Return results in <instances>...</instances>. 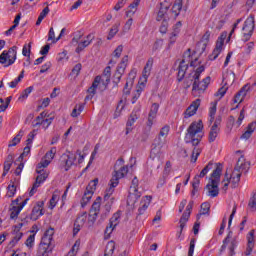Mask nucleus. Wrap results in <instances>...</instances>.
Wrapping results in <instances>:
<instances>
[{"label":"nucleus","mask_w":256,"mask_h":256,"mask_svg":"<svg viewBox=\"0 0 256 256\" xmlns=\"http://www.w3.org/2000/svg\"><path fill=\"white\" fill-rule=\"evenodd\" d=\"M23 77H25V70H22L20 75L15 78L13 81L8 83V86L11 89H15V87H17V85H19V83H21V81H23Z\"/></svg>","instance_id":"obj_46"},{"label":"nucleus","mask_w":256,"mask_h":256,"mask_svg":"<svg viewBox=\"0 0 256 256\" xmlns=\"http://www.w3.org/2000/svg\"><path fill=\"white\" fill-rule=\"evenodd\" d=\"M109 81H111V67H106L104 69L102 76H97L92 84V86L88 89V97L86 100L93 99L95 97V93L98 91H105L107 89V85H109Z\"/></svg>","instance_id":"obj_5"},{"label":"nucleus","mask_w":256,"mask_h":256,"mask_svg":"<svg viewBox=\"0 0 256 256\" xmlns=\"http://www.w3.org/2000/svg\"><path fill=\"white\" fill-rule=\"evenodd\" d=\"M121 220V213H115L110 219V225L112 227H117L119 225V221Z\"/></svg>","instance_id":"obj_56"},{"label":"nucleus","mask_w":256,"mask_h":256,"mask_svg":"<svg viewBox=\"0 0 256 256\" xmlns=\"http://www.w3.org/2000/svg\"><path fill=\"white\" fill-rule=\"evenodd\" d=\"M255 29V18L253 16H249L242 27V33L244 35L245 41H249L251 39V35H253V30Z\"/></svg>","instance_id":"obj_19"},{"label":"nucleus","mask_w":256,"mask_h":256,"mask_svg":"<svg viewBox=\"0 0 256 256\" xmlns=\"http://www.w3.org/2000/svg\"><path fill=\"white\" fill-rule=\"evenodd\" d=\"M99 211H101V197H98L92 204L90 214L96 215V219H97V217L99 216Z\"/></svg>","instance_id":"obj_38"},{"label":"nucleus","mask_w":256,"mask_h":256,"mask_svg":"<svg viewBox=\"0 0 256 256\" xmlns=\"http://www.w3.org/2000/svg\"><path fill=\"white\" fill-rule=\"evenodd\" d=\"M201 107V99L194 100L190 106L184 111L183 117L184 119H190L197 114V110Z\"/></svg>","instance_id":"obj_23"},{"label":"nucleus","mask_w":256,"mask_h":256,"mask_svg":"<svg viewBox=\"0 0 256 256\" xmlns=\"http://www.w3.org/2000/svg\"><path fill=\"white\" fill-rule=\"evenodd\" d=\"M143 89H145V82H139L135 92L133 93L132 103H137V99L141 97V93H143Z\"/></svg>","instance_id":"obj_37"},{"label":"nucleus","mask_w":256,"mask_h":256,"mask_svg":"<svg viewBox=\"0 0 256 256\" xmlns=\"http://www.w3.org/2000/svg\"><path fill=\"white\" fill-rule=\"evenodd\" d=\"M31 93H33V86H29L28 88H26L21 95L19 96L18 100L19 101H25L29 95H31Z\"/></svg>","instance_id":"obj_51"},{"label":"nucleus","mask_w":256,"mask_h":256,"mask_svg":"<svg viewBox=\"0 0 256 256\" xmlns=\"http://www.w3.org/2000/svg\"><path fill=\"white\" fill-rule=\"evenodd\" d=\"M11 165H13V157L9 156L8 160L4 162V171H3V177H5V175H7V173H9V171H11Z\"/></svg>","instance_id":"obj_50"},{"label":"nucleus","mask_w":256,"mask_h":256,"mask_svg":"<svg viewBox=\"0 0 256 256\" xmlns=\"http://www.w3.org/2000/svg\"><path fill=\"white\" fill-rule=\"evenodd\" d=\"M189 63L191 67H197V59L193 62L191 58V51H186L183 55V59L177 60L176 65H178V81H183L187 69H189Z\"/></svg>","instance_id":"obj_9"},{"label":"nucleus","mask_w":256,"mask_h":256,"mask_svg":"<svg viewBox=\"0 0 256 256\" xmlns=\"http://www.w3.org/2000/svg\"><path fill=\"white\" fill-rule=\"evenodd\" d=\"M253 133H255V124L251 123L246 128V131L241 135L240 139H244L245 141H247V139L251 138V135H253Z\"/></svg>","instance_id":"obj_40"},{"label":"nucleus","mask_w":256,"mask_h":256,"mask_svg":"<svg viewBox=\"0 0 256 256\" xmlns=\"http://www.w3.org/2000/svg\"><path fill=\"white\" fill-rule=\"evenodd\" d=\"M16 193H17V183L11 181L7 187L6 197H9V198L15 197Z\"/></svg>","instance_id":"obj_44"},{"label":"nucleus","mask_w":256,"mask_h":256,"mask_svg":"<svg viewBox=\"0 0 256 256\" xmlns=\"http://www.w3.org/2000/svg\"><path fill=\"white\" fill-rule=\"evenodd\" d=\"M81 245V242L77 240L74 245L72 246V249L68 252L67 256H75L77 255V251H79V247Z\"/></svg>","instance_id":"obj_58"},{"label":"nucleus","mask_w":256,"mask_h":256,"mask_svg":"<svg viewBox=\"0 0 256 256\" xmlns=\"http://www.w3.org/2000/svg\"><path fill=\"white\" fill-rule=\"evenodd\" d=\"M237 162L233 170L227 169L224 178L221 182L222 191H227L229 187L231 189H237L241 181V175L247 173L251 167V163L245 159V156L240 151L236 152Z\"/></svg>","instance_id":"obj_1"},{"label":"nucleus","mask_w":256,"mask_h":256,"mask_svg":"<svg viewBox=\"0 0 256 256\" xmlns=\"http://www.w3.org/2000/svg\"><path fill=\"white\" fill-rule=\"evenodd\" d=\"M191 209H193V202L188 203V205L186 206V210H185V212L183 213V215L180 219V229H181V231H183L187 221H189V217L191 216Z\"/></svg>","instance_id":"obj_31"},{"label":"nucleus","mask_w":256,"mask_h":256,"mask_svg":"<svg viewBox=\"0 0 256 256\" xmlns=\"http://www.w3.org/2000/svg\"><path fill=\"white\" fill-rule=\"evenodd\" d=\"M95 39V36L93 34H89L86 37H84L80 42L77 38L72 39V45H78L76 47V53H81V51H84L85 48L89 47L93 40Z\"/></svg>","instance_id":"obj_18"},{"label":"nucleus","mask_w":256,"mask_h":256,"mask_svg":"<svg viewBox=\"0 0 256 256\" xmlns=\"http://www.w3.org/2000/svg\"><path fill=\"white\" fill-rule=\"evenodd\" d=\"M53 249H55V245L53 243L41 241L38 247L37 256H51Z\"/></svg>","instance_id":"obj_21"},{"label":"nucleus","mask_w":256,"mask_h":256,"mask_svg":"<svg viewBox=\"0 0 256 256\" xmlns=\"http://www.w3.org/2000/svg\"><path fill=\"white\" fill-rule=\"evenodd\" d=\"M27 201H29L28 198H26L24 201L20 202V199L17 198L12 202V208L10 210V219H17L19 217V213L23 211V207L27 205Z\"/></svg>","instance_id":"obj_20"},{"label":"nucleus","mask_w":256,"mask_h":256,"mask_svg":"<svg viewBox=\"0 0 256 256\" xmlns=\"http://www.w3.org/2000/svg\"><path fill=\"white\" fill-rule=\"evenodd\" d=\"M61 166L64 171H69L73 165H77V154L73 152H66L60 158Z\"/></svg>","instance_id":"obj_16"},{"label":"nucleus","mask_w":256,"mask_h":256,"mask_svg":"<svg viewBox=\"0 0 256 256\" xmlns=\"http://www.w3.org/2000/svg\"><path fill=\"white\" fill-rule=\"evenodd\" d=\"M47 113L42 112L33 122L34 127H39L41 125L42 129H47L51 123H53V118H45Z\"/></svg>","instance_id":"obj_22"},{"label":"nucleus","mask_w":256,"mask_h":256,"mask_svg":"<svg viewBox=\"0 0 256 256\" xmlns=\"http://www.w3.org/2000/svg\"><path fill=\"white\" fill-rule=\"evenodd\" d=\"M55 235V229L49 228L45 231L44 236L42 237V242L53 243V236Z\"/></svg>","instance_id":"obj_39"},{"label":"nucleus","mask_w":256,"mask_h":256,"mask_svg":"<svg viewBox=\"0 0 256 256\" xmlns=\"http://www.w3.org/2000/svg\"><path fill=\"white\" fill-rule=\"evenodd\" d=\"M84 109H85V105L76 104L74 109L72 110L71 117H73V118L79 117V115H81V113H83Z\"/></svg>","instance_id":"obj_47"},{"label":"nucleus","mask_w":256,"mask_h":256,"mask_svg":"<svg viewBox=\"0 0 256 256\" xmlns=\"http://www.w3.org/2000/svg\"><path fill=\"white\" fill-rule=\"evenodd\" d=\"M23 135H25V132L20 130L18 134L10 141L8 147H15L16 145H19V143H21V139H23Z\"/></svg>","instance_id":"obj_43"},{"label":"nucleus","mask_w":256,"mask_h":256,"mask_svg":"<svg viewBox=\"0 0 256 256\" xmlns=\"http://www.w3.org/2000/svg\"><path fill=\"white\" fill-rule=\"evenodd\" d=\"M77 223L82 225L83 227H93L95 225V221H97L96 214H87V212H82L77 217Z\"/></svg>","instance_id":"obj_17"},{"label":"nucleus","mask_w":256,"mask_h":256,"mask_svg":"<svg viewBox=\"0 0 256 256\" xmlns=\"http://www.w3.org/2000/svg\"><path fill=\"white\" fill-rule=\"evenodd\" d=\"M114 251H115V242L114 241L108 242L106 245L105 255L111 256L113 255Z\"/></svg>","instance_id":"obj_54"},{"label":"nucleus","mask_w":256,"mask_h":256,"mask_svg":"<svg viewBox=\"0 0 256 256\" xmlns=\"http://www.w3.org/2000/svg\"><path fill=\"white\" fill-rule=\"evenodd\" d=\"M152 199L153 198L151 196H144L141 199L139 208H138L140 215H143V213H145L147 211V209H149V205H151Z\"/></svg>","instance_id":"obj_34"},{"label":"nucleus","mask_w":256,"mask_h":256,"mask_svg":"<svg viewBox=\"0 0 256 256\" xmlns=\"http://www.w3.org/2000/svg\"><path fill=\"white\" fill-rule=\"evenodd\" d=\"M139 185V180L137 178H134L132 180V185L130 186V191L127 199V205L134 209V207L137 206V201L141 198V192L137 189V186Z\"/></svg>","instance_id":"obj_12"},{"label":"nucleus","mask_w":256,"mask_h":256,"mask_svg":"<svg viewBox=\"0 0 256 256\" xmlns=\"http://www.w3.org/2000/svg\"><path fill=\"white\" fill-rule=\"evenodd\" d=\"M246 239H247V248L245 253L246 255H251L255 247V230H250L246 236Z\"/></svg>","instance_id":"obj_29"},{"label":"nucleus","mask_w":256,"mask_h":256,"mask_svg":"<svg viewBox=\"0 0 256 256\" xmlns=\"http://www.w3.org/2000/svg\"><path fill=\"white\" fill-rule=\"evenodd\" d=\"M123 109H125V105L123 104V100H121L116 108V111L114 112V119L121 117Z\"/></svg>","instance_id":"obj_59"},{"label":"nucleus","mask_w":256,"mask_h":256,"mask_svg":"<svg viewBox=\"0 0 256 256\" xmlns=\"http://www.w3.org/2000/svg\"><path fill=\"white\" fill-rule=\"evenodd\" d=\"M157 113H159V104L154 103L150 108V112L148 114L147 127L151 129L155 124V119H157Z\"/></svg>","instance_id":"obj_27"},{"label":"nucleus","mask_w":256,"mask_h":256,"mask_svg":"<svg viewBox=\"0 0 256 256\" xmlns=\"http://www.w3.org/2000/svg\"><path fill=\"white\" fill-rule=\"evenodd\" d=\"M248 209L250 211L255 212L256 211V192H252L250 200L248 202Z\"/></svg>","instance_id":"obj_49"},{"label":"nucleus","mask_w":256,"mask_h":256,"mask_svg":"<svg viewBox=\"0 0 256 256\" xmlns=\"http://www.w3.org/2000/svg\"><path fill=\"white\" fill-rule=\"evenodd\" d=\"M151 71H153V58H149L142 71V77L140 78V83H147V80L151 76Z\"/></svg>","instance_id":"obj_25"},{"label":"nucleus","mask_w":256,"mask_h":256,"mask_svg":"<svg viewBox=\"0 0 256 256\" xmlns=\"http://www.w3.org/2000/svg\"><path fill=\"white\" fill-rule=\"evenodd\" d=\"M109 185H110L109 188L106 189L104 194L105 201H109V199H111V196L113 195V193H115V187H117V186H113V180H110Z\"/></svg>","instance_id":"obj_48"},{"label":"nucleus","mask_w":256,"mask_h":256,"mask_svg":"<svg viewBox=\"0 0 256 256\" xmlns=\"http://www.w3.org/2000/svg\"><path fill=\"white\" fill-rule=\"evenodd\" d=\"M203 138V121L197 120L190 124L187 129L184 141L185 143H191L194 147H197L201 143Z\"/></svg>","instance_id":"obj_6"},{"label":"nucleus","mask_w":256,"mask_h":256,"mask_svg":"<svg viewBox=\"0 0 256 256\" xmlns=\"http://www.w3.org/2000/svg\"><path fill=\"white\" fill-rule=\"evenodd\" d=\"M209 209H211V204H209V202L202 203L198 215H209Z\"/></svg>","instance_id":"obj_53"},{"label":"nucleus","mask_w":256,"mask_h":256,"mask_svg":"<svg viewBox=\"0 0 256 256\" xmlns=\"http://www.w3.org/2000/svg\"><path fill=\"white\" fill-rule=\"evenodd\" d=\"M133 87V78H130L126 81V85L123 89L124 95H129L131 93V88Z\"/></svg>","instance_id":"obj_60"},{"label":"nucleus","mask_w":256,"mask_h":256,"mask_svg":"<svg viewBox=\"0 0 256 256\" xmlns=\"http://www.w3.org/2000/svg\"><path fill=\"white\" fill-rule=\"evenodd\" d=\"M57 153V148L53 147L50 149L48 153L42 158L41 162L38 164L36 168V172L39 174L36 178V182L33 184L29 195L33 196L37 193V189L41 187L42 183H45L46 179L49 177V173L43 171L46 167H49L51 161H53L55 154Z\"/></svg>","instance_id":"obj_3"},{"label":"nucleus","mask_w":256,"mask_h":256,"mask_svg":"<svg viewBox=\"0 0 256 256\" xmlns=\"http://www.w3.org/2000/svg\"><path fill=\"white\" fill-rule=\"evenodd\" d=\"M237 243H239V238L233 232H229L225 240L223 241V245L221 247V251H225L228 249V253L230 256L235 255V248L237 247Z\"/></svg>","instance_id":"obj_13"},{"label":"nucleus","mask_w":256,"mask_h":256,"mask_svg":"<svg viewBox=\"0 0 256 256\" xmlns=\"http://www.w3.org/2000/svg\"><path fill=\"white\" fill-rule=\"evenodd\" d=\"M201 151H202L201 147H197V146L194 147L191 155V163H197V159L201 155Z\"/></svg>","instance_id":"obj_52"},{"label":"nucleus","mask_w":256,"mask_h":256,"mask_svg":"<svg viewBox=\"0 0 256 256\" xmlns=\"http://www.w3.org/2000/svg\"><path fill=\"white\" fill-rule=\"evenodd\" d=\"M35 233L31 234L25 242L26 247H28V249H33V247H35Z\"/></svg>","instance_id":"obj_57"},{"label":"nucleus","mask_w":256,"mask_h":256,"mask_svg":"<svg viewBox=\"0 0 256 256\" xmlns=\"http://www.w3.org/2000/svg\"><path fill=\"white\" fill-rule=\"evenodd\" d=\"M31 153V146H26L22 152V154L18 157V161H26L24 160L25 157H29V154Z\"/></svg>","instance_id":"obj_62"},{"label":"nucleus","mask_w":256,"mask_h":256,"mask_svg":"<svg viewBox=\"0 0 256 256\" xmlns=\"http://www.w3.org/2000/svg\"><path fill=\"white\" fill-rule=\"evenodd\" d=\"M171 7V0H164L162 3H160V8L156 17L157 21H161L160 26V33L162 35H165L169 29L168 21L170 18L168 9Z\"/></svg>","instance_id":"obj_7"},{"label":"nucleus","mask_w":256,"mask_h":256,"mask_svg":"<svg viewBox=\"0 0 256 256\" xmlns=\"http://www.w3.org/2000/svg\"><path fill=\"white\" fill-rule=\"evenodd\" d=\"M181 9H183V0H175L172 9H167L170 19H177L181 13Z\"/></svg>","instance_id":"obj_26"},{"label":"nucleus","mask_w":256,"mask_h":256,"mask_svg":"<svg viewBox=\"0 0 256 256\" xmlns=\"http://www.w3.org/2000/svg\"><path fill=\"white\" fill-rule=\"evenodd\" d=\"M14 165H17L14 175L16 177H21V173H23V169L25 168V161H19L18 159L14 162Z\"/></svg>","instance_id":"obj_45"},{"label":"nucleus","mask_w":256,"mask_h":256,"mask_svg":"<svg viewBox=\"0 0 256 256\" xmlns=\"http://www.w3.org/2000/svg\"><path fill=\"white\" fill-rule=\"evenodd\" d=\"M249 89H251V87L246 84L234 96L233 103L236 104V107H239V103H243V100L247 97V93H249Z\"/></svg>","instance_id":"obj_28"},{"label":"nucleus","mask_w":256,"mask_h":256,"mask_svg":"<svg viewBox=\"0 0 256 256\" xmlns=\"http://www.w3.org/2000/svg\"><path fill=\"white\" fill-rule=\"evenodd\" d=\"M227 35V32H222L220 37H218L216 46L209 56L210 61H215V59H217V57H219V55L223 53V50L225 49V40L227 39Z\"/></svg>","instance_id":"obj_15"},{"label":"nucleus","mask_w":256,"mask_h":256,"mask_svg":"<svg viewBox=\"0 0 256 256\" xmlns=\"http://www.w3.org/2000/svg\"><path fill=\"white\" fill-rule=\"evenodd\" d=\"M61 199V190H55L52 194V198L49 201V209H55L57 207V203Z\"/></svg>","instance_id":"obj_35"},{"label":"nucleus","mask_w":256,"mask_h":256,"mask_svg":"<svg viewBox=\"0 0 256 256\" xmlns=\"http://www.w3.org/2000/svg\"><path fill=\"white\" fill-rule=\"evenodd\" d=\"M141 3V0H134L133 3H131L128 7V10L126 11V17H132L137 13V7H139V4Z\"/></svg>","instance_id":"obj_36"},{"label":"nucleus","mask_w":256,"mask_h":256,"mask_svg":"<svg viewBox=\"0 0 256 256\" xmlns=\"http://www.w3.org/2000/svg\"><path fill=\"white\" fill-rule=\"evenodd\" d=\"M129 19L126 21L123 27V32L128 33V31H131V27H133V18L128 17Z\"/></svg>","instance_id":"obj_64"},{"label":"nucleus","mask_w":256,"mask_h":256,"mask_svg":"<svg viewBox=\"0 0 256 256\" xmlns=\"http://www.w3.org/2000/svg\"><path fill=\"white\" fill-rule=\"evenodd\" d=\"M15 61H17V46L4 50L0 54V65H4V67H11Z\"/></svg>","instance_id":"obj_11"},{"label":"nucleus","mask_w":256,"mask_h":256,"mask_svg":"<svg viewBox=\"0 0 256 256\" xmlns=\"http://www.w3.org/2000/svg\"><path fill=\"white\" fill-rule=\"evenodd\" d=\"M203 71H205V67L199 66L194 72L190 73L188 81L184 86L186 89H189V87H191V83H193L192 94L194 95V97H199V95L205 93V91H207V87L211 85V77L209 76L199 82V77H201Z\"/></svg>","instance_id":"obj_2"},{"label":"nucleus","mask_w":256,"mask_h":256,"mask_svg":"<svg viewBox=\"0 0 256 256\" xmlns=\"http://www.w3.org/2000/svg\"><path fill=\"white\" fill-rule=\"evenodd\" d=\"M22 227H23V223H19L13 227V235H14L12 239L13 245H16V243H19V241H21V239L23 238V232H21Z\"/></svg>","instance_id":"obj_33"},{"label":"nucleus","mask_w":256,"mask_h":256,"mask_svg":"<svg viewBox=\"0 0 256 256\" xmlns=\"http://www.w3.org/2000/svg\"><path fill=\"white\" fill-rule=\"evenodd\" d=\"M139 119V116L137 114H131L127 123H126V135H129L131 133V127L135 125V122Z\"/></svg>","instance_id":"obj_41"},{"label":"nucleus","mask_w":256,"mask_h":256,"mask_svg":"<svg viewBox=\"0 0 256 256\" xmlns=\"http://www.w3.org/2000/svg\"><path fill=\"white\" fill-rule=\"evenodd\" d=\"M98 183H99V179L97 178L89 182L81 200L82 207H87V203L91 201V199L93 198V195L95 194Z\"/></svg>","instance_id":"obj_14"},{"label":"nucleus","mask_w":256,"mask_h":256,"mask_svg":"<svg viewBox=\"0 0 256 256\" xmlns=\"http://www.w3.org/2000/svg\"><path fill=\"white\" fill-rule=\"evenodd\" d=\"M219 125H221V118H216L214 121V124L211 127L210 133H209V142L213 143L215 139H217V135H219Z\"/></svg>","instance_id":"obj_30"},{"label":"nucleus","mask_w":256,"mask_h":256,"mask_svg":"<svg viewBox=\"0 0 256 256\" xmlns=\"http://www.w3.org/2000/svg\"><path fill=\"white\" fill-rule=\"evenodd\" d=\"M22 55L24 57H28V59L31 57V43L25 44L22 49Z\"/></svg>","instance_id":"obj_63"},{"label":"nucleus","mask_w":256,"mask_h":256,"mask_svg":"<svg viewBox=\"0 0 256 256\" xmlns=\"http://www.w3.org/2000/svg\"><path fill=\"white\" fill-rule=\"evenodd\" d=\"M43 215H45V212L43 211V202H41L33 207L30 219L32 221H37V219H39V217H43Z\"/></svg>","instance_id":"obj_32"},{"label":"nucleus","mask_w":256,"mask_h":256,"mask_svg":"<svg viewBox=\"0 0 256 256\" xmlns=\"http://www.w3.org/2000/svg\"><path fill=\"white\" fill-rule=\"evenodd\" d=\"M183 27V23L181 21H178L173 27L171 33L174 35H178L181 33V29Z\"/></svg>","instance_id":"obj_61"},{"label":"nucleus","mask_w":256,"mask_h":256,"mask_svg":"<svg viewBox=\"0 0 256 256\" xmlns=\"http://www.w3.org/2000/svg\"><path fill=\"white\" fill-rule=\"evenodd\" d=\"M215 113H217V102H212L209 108L208 121L213 123L215 121Z\"/></svg>","instance_id":"obj_42"},{"label":"nucleus","mask_w":256,"mask_h":256,"mask_svg":"<svg viewBox=\"0 0 256 256\" xmlns=\"http://www.w3.org/2000/svg\"><path fill=\"white\" fill-rule=\"evenodd\" d=\"M221 173H223V166L218 165L211 174L210 183H208L206 186L209 197H217V195H219V183L221 181Z\"/></svg>","instance_id":"obj_8"},{"label":"nucleus","mask_w":256,"mask_h":256,"mask_svg":"<svg viewBox=\"0 0 256 256\" xmlns=\"http://www.w3.org/2000/svg\"><path fill=\"white\" fill-rule=\"evenodd\" d=\"M117 33H119V24H115L110 29L108 37H107L108 41H111V39H113V37H115L117 35Z\"/></svg>","instance_id":"obj_55"},{"label":"nucleus","mask_w":256,"mask_h":256,"mask_svg":"<svg viewBox=\"0 0 256 256\" xmlns=\"http://www.w3.org/2000/svg\"><path fill=\"white\" fill-rule=\"evenodd\" d=\"M129 173V167L125 165L123 159H118L114 165V172L112 173V185L117 187L119 185V179H123L125 175Z\"/></svg>","instance_id":"obj_10"},{"label":"nucleus","mask_w":256,"mask_h":256,"mask_svg":"<svg viewBox=\"0 0 256 256\" xmlns=\"http://www.w3.org/2000/svg\"><path fill=\"white\" fill-rule=\"evenodd\" d=\"M127 63H129V56H124L117 67L114 83H119V81H121V75L125 73V69L127 68Z\"/></svg>","instance_id":"obj_24"},{"label":"nucleus","mask_w":256,"mask_h":256,"mask_svg":"<svg viewBox=\"0 0 256 256\" xmlns=\"http://www.w3.org/2000/svg\"><path fill=\"white\" fill-rule=\"evenodd\" d=\"M169 131L170 127L167 125L161 128L156 140L158 146H155L150 152V159H152V161H154L158 167H160L161 163H163V160L165 159V154H163V151H161V147L167 143L166 139L169 135Z\"/></svg>","instance_id":"obj_4"}]
</instances>
